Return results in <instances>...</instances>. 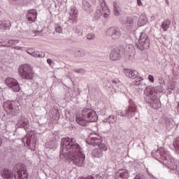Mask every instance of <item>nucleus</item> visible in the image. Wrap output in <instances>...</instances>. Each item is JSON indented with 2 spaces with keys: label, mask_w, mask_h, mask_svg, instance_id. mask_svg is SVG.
Instances as JSON below:
<instances>
[{
  "label": "nucleus",
  "mask_w": 179,
  "mask_h": 179,
  "mask_svg": "<svg viewBox=\"0 0 179 179\" xmlns=\"http://www.w3.org/2000/svg\"><path fill=\"white\" fill-rule=\"evenodd\" d=\"M138 113V106L133 101L132 99L129 100V106L125 109V113L121 111L118 113L120 117H128V118H132L135 117V114Z\"/></svg>",
  "instance_id": "nucleus-5"
},
{
  "label": "nucleus",
  "mask_w": 179,
  "mask_h": 179,
  "mask_svg": "<svg viewBox=\"0 0 179 179\" xmlns=\"http://www.w3.org/2000/svg\"><path fill=\"white\" fill-rule=\"evenodd\" d=\"M55 30L57 33H62V27H61V25L57 24L55 27Z\"/></svg>",
  "instance_id": "nucleus-42"
},
{
  "label": "nucleus",
  "mask_w": 179,
  "mask_h": 179,
  "mask_svg": "<svg viewBox=\"0 0 179 179\" xmlns=\"http://www.w3.org/2000/svg\"><path fill=\"white\" fill-rule=\"evenodd\" d=\"M31 56L34 57L35 58H43L44 52L34 50Z\"/></svg>",
  "instance_id": "nucleus-36"
},
{
  "label": "nucleus",
  "mask_w": 179,
  "mask_h": 179,
  "mask_svg": "<svg viewBox=\"0 0 179 179\" xmlns=\"http://www.w3.org/2000/svg\"><path fill=\"white\" fill-rule=\"evenodd\" d=\"M134 179H145V176H143L142 174H139V175L136 176Z\"/></svg>",
  "instance_id": "nucleus-47"
},
{
  "label": "nucleus",
  "mask_w": 179,
  "mask_h": 179,
  "mask_svg": "<svg viewBox=\"0 0 179 179\" xmlns=\"http://www.w3.org/2000/svg\"><path fill=\"white\" fill-rule=\"evenodd\" d=\"M87 40H94L96 38V35L94 34L90 33L87 35Z\"/></svg>",
  "instance_id": "nucleus-40"
},
{
  "label": "nucleus",
  "mask_w": 179,
  "mask_h": 179,
  "mask_svg": "<svg viewBox=\"0 0 179 179\" xmlns=\"http://www.w3.org/2000/svg\"><path fill=\"white\" fill-rule=\"evenodd\" d=\"M122 24L127 30H132L134 28V20L129 17H127L122 20Z\"/></svg>",
  "instance_id": "nucleus-21"
},
{
  "label": "nucleus",
  "mask_w": 179,
  "mask_h": 179,
  "mask_svg": "<svg viewBox=\"0 0 179 179\" xmlns=\"http://www.w3.org/2000/svg\"><path fill=\"white\" fill-rule=\"evenodd\" d=\"M31 56L34 57L35 58H43L44 52L34 50Z\"/></svg>",
  "instance_id": "nucleus-35"
},
{
  "label": "nucleus",
  "mask_w": 179,
  "mask_h": 179,
  "mask_svg": "<svg viewBox=\"0 0 179 179\" xmlns=\"http://www.w3.org/2000/svg\"><path fill=\"white\" fill-rule=\"evenodd\" d=\"M164 90L163 85H157L156 87H148L144 90V100L146 103L150 102V96L149 94H152V96H156L157 93H162Z\"/></svg>",
  "instance_id": "nucleus-6"
},
{
  "label": "nucleus",
  "mask_w": 179,
  "mask_h": 179,
  "mask_svg": "<svg viewBox=\"0 0 179 179\" xmlns=\"http://www.w3.org/2000/svg\"><path fill=\"white\" fill-rule=\"evenodd\" d=\"M5 83L13 92H20V85L15 78H8L5 80Z\"/></svg>",
  "instance_id": "nucleus-11"
},
{
  "label": "nucleus",
  "mask_w": 179,
  "mask_h": 179,
  "mask_svg": "<svg viewBox=\"0 0 179 179\" xmlns=\"http://www.w3.org/2000/svg\"><path fill=\"white\" fill-rule=\"evenodd\" d=\"M176 150L179 153V137H177L173 143Z\"/></svg>",
  "instance_id": "nucleus-37"
},
{
  "label": "nucleus",
  "mask_w": 179,
  "mask_h": 179,
  "mask_svg": "<svg viewBox=\"0 0 179 179\" xmlns=\"http://www.w3.org/2000/svg\"><path fill=\"white\" fill-rule=\"evenodd\" d=\"M83 9L87 12V13H92V12H93L92 6L88 1H83Z\"/></svg>",
  "instance_id": "nucleus-25"
},
{
  "label": "nucleus",
  "mask_w": 179,
  "mask_h": 179,
  "mask_svg": "<svg viewBox=\"0 0 179 179\" xmlns=\"http://www.w3.org/2000/svg\"><path fill=\"white\" fill-rule=\"evenodd\" d=\"M141 82H142V79L138 78L137 80H135L133 82V85L134 86H138V87H140L141 85Z\"/></svg>",
  "instance_id": "nucleus-39"
},
{
  "label": "nucleus",
  "mask_w": 179,
  "mask_h": 179,
  "mask_svg": "<svg viewBox=\"0 0 179 179\" xmlns=\"http://www.w3.org/2000/svg\"><path fill=\"white\" fill-rule=\"evenodd\" d=\"M3 107L8 114L17 115L19 113V103L15 101H7L3 103Z\"/></svg>",
  "instance_id": "nucleus-9"
},
{
  "label": "nucleus",
  "mask_w": 179,
  "mask_h": 179,
  "mask_svg": "<svg viewBox=\"0 0 179 179\" xmlns=\"http://www.w3.org/2000/svg\"><path fill=\"white\" fill-rule=\"evenodd\" d=\"M152 156L158 160L164 166L170 170H177V165L174 162V159L170 155V152L164 148H159L152 152Z\"/></svg>",
  "instance_id": "nucleus-2"
},
{
  "label": "nucleus",
  "mask_w": 179,
  "mask_h": 179,
  "mask_svg": "<svg viewBox=\"0 0 179 179\" xmlns=\"http://www.w3.org/2000/svg\"><path fill=\"white\" fill-rule=\"evenodd\" d=\"M47 62H48V64H49V65H51L52 61L51 59H47Z\"/></svg>",
  "instance_id": "nucleus-52"
},
{
  "label": "nucleus",
  "mask_w": 179,
  "mask_h": 179,
  "mask_svg": "<svg viewBox=\"0 0 179 179\" xmlns=\"http://www.w3.org/2000/svg\"><path fill=\"white\" fill-rule=\"evenodd\" d=\"M19 40H9L8 42V45H3V42H0V47H10V45H14V44H18Z\"/></svg>",
  "instance_id": "nucleus-33"
},
{
  "label": "nucleus",
  "mask_w": 179,
  "mask_h": 179,
  "mask_svg": "<svg viewBox=\"0 0 179 179\" xmlns=\"http://www.w3.org/2000/svg\"><path fill=\"white\" fill-rule=\"evenodd\" d=\"M60 157H68L71 164L78 167H82L85 163V155H82V148L73 138H62Z\"/></svg>",
  "instance_id": "nucleus-1"
},
{
  "label": "nucleus",
  "mask_w": 179,
  "mask_h": 179,
  "mask_svg": "<svg viewBox=\"0 0 179 179\" xmlns=\"http://www.w3.org/2000/svg\"><path fill=\"white\" fill-rule=\"evenodd\" d=\"M12 1H17V0H12Z\"/></svg>",
  "instance_id": "nucleus-56"
},
{
  "label": "nucleus",
  "mask_w": 179,
  "mask_h": 179,
  "mask_svg": "<svg viewBox=\"0 0 179 179\" xmlns=\"http://www.w3.org/2000/svg\"><path fill=\"white\" fill-rule=\"evenodd\" d=\"M73 72H76V73H85V69H75L73 70Z\"/></svg>",
  "instance_id": "nucleus-41"
},
{
  "label": "nucleus",
  "mask_w": 179,
  "mask_h": 179,
  "mask_svg": "<svg viewBox=\"0 0 179 179\" xmlns=\"http://www.w3.org/2000/svg\"><path fill=\"white\" fill-rule=\"evenodd\" d=\"M78 9L76 7H71L69 12V17L68 20L69 23H76V19L78 18Z\"/></svg>",
  "instance_id": "nucleus-20"
},
{
  "label": "nucleus",
  "mask_w": 179,
  "mask_h": 179,
  "mask_svg": "<svg viewBox=\"0 0 179 179\" xmlns=\"http://www.w3.org/2000/svg\"><path fill=\"white\" fill-rule=\"evenodd\" d=\"M14 49L15 50H22V47H20V46H15Z\"/></svg>",
  "instance_id": "nucleus-50"
},
{
  "label": "nucleus",
  "mask_w": 179,
  "mask_h": 179,
  "mask_svg": "<svg viewBox=\"0 0 179 179\" xmlns=\"http://www.w3.org/2000/svg\"><path fill=\"white\" fill-rule=\"evenodd\" d=\"M117 177H119V178L128 179V171L127 169H120L116 173L115 179H117Z\"/></svg>",
  "instance_id": "nucleus-23"
},
{
  "label": "nucleus",
  "mask_w": 179,
  "mask_h": 179,
  "mask_svg": "<svg viewBox=\"0 0 179 179\" xmlns=\"http://www.w3.org/2000/svg\"><path fill=\"white\" fill-rule=\"evenodd\" d=\"M83 179H94V178H93V176H87V178H83Z\"/></svg>",
  "instance_id": "nucleus-51"
},
{
  "label": "nucleus",
  "mask_w": 179,
  "mask_h": 179,
  "mask_svg": "<svg viewBox=\"0 0 179 179\" xmlns=\"http://www.w3.org/2000/svg\"><path fill=\"white\" fill-rule=\"evenodd\" d=\"M137 3L138 5L141 6L142 5V1H141V0H137Z\"/></svg>",
  "instance_id": "nucleus-53"
},
{
  "label": "nucleus",
  "mask_w": 179,
  "mask_h": 179,
  "mask_svg": "<svg viewBox=\"0 0 179 179\" xmlns=\"http://www.w3.org/2000/svg\"><path fill=\"white\" fill-rule=\"evenodd\" d=\"M171 22L169 20H165L162 23L161 27L164 30V31H167V29L170 27Z\"/></svg>",
  "instance_id": "nucleus-31"
},
{
  "label": "nucleus",
  "mask_w": 179,
  "mask_h": 179,
  "mask_svg": "<svg viewBox=\"0 0 179 179\" xmlns=\"http://www.w3.org/2000/svg\"><path fill=\"white\" fill-rule=\"evenodd\" d=\"M98 117L96 111L89 108H84L82 110L81 115H78L76 118V121L81 127H87L89 122H96Z\"/></svg>",
  "instance_id": "nucleus-3"
},
{
  "label": "nucleus",
  "mask_w": 179,
  "mask_h": 179,
  "mask_svg": "<svg viewBox=\"0 0 179 179\" xmlns=\"http://www.w3.org/2000/svg\"><path fill=\"white\" fill-rule=\"evenodd\" d=\"M5 83L13 92H20V85L15 78H8L5 80Z\"/></svg>",
  "instance_id": "nucleus-12"
},
{
  "label": "nucleus",
  "mask_w": 179,
  "mask_h": 179,
  "mask_svg": "<svg viewBox=\"0 0 179 179\" xmlns=\"http://www.w3.org/2000/svg\"><path fill=\"white\" fill-rule=\"evenodd\" d=\"M101 15H103L101 10V9L96 10L94 14L95 19H100V17H101Z\"/></svg>",
  "instance_id": "nucleus-38"
},
{
  "label": "nucleus",
  "mask_w": 179,
  "mask_h": 179,
  "mask_svg": "<svg viewBox=\"0 0 179 179\" xmlns=\"http://www.w3.org/2000/svg\"><path fill=\"white\" fill-rule=\"evenodd\" d=\"M1 176L3 177V178H6V179H13V177H15V175H13V173H10V171L6 170L5 169L2 174Z\"/></svg>",
  "instance_id": "nucleus-29"
},
{
  "label": "nucleus",
  "mask_w": 179,
  "mask_h": 179,
  "mask_svg": "<svg viewBox=\"0 0 179 179\" xmlns=\"http://www.w3.org/2000/svg\"><path fill=\"white\" fill-rule=\"evenodd\" d=\"M26 17L29 23H33L36 22V20L37 19V11L35 9L28 10L26 15Z\"/></svg>",
  "instance_id": "nucleus-19"
},
{
  "label": "nucleus",
  "mask_w": 179,
  "mask_h": 179,
  "mask_svg": "<svg viewBox=\"0 0 179 179\" xmlns=\"http://www.w3.org/2000/svg\"><path fill=\"white\" fill-rule=\"evenodd\" d=\"M124 73L126 76L130 78V79H136V78H138V71L135 70L126 69L124 70Z\"/></svg>",
  "instance_id": "nucleus-22"
},
{
  "label": "nucleus",
  "mask_w": 179,
  "mask_h": 179,
  "mask_svg": "<svg viewBox=\"0 0 179 179\" xmlns=\"http://www.w3.org/2000/svg\"><path fill=\"white\" fill-rule=\"evenodd\" d=\"M34 36H43V31H34Z\"/></svg>",
  "instance_id": "nucleus-44"
},
{
  "label": "nucleus",
  "mask_w": 179,
  "mask_h": 179,
  "mask_svg": "<svg viewBox=\"0 0 179 179\" xmlns=\"http://www.w3.org/2000/svg\"><path fill=\"white\" fill-rule=\"evenodd\" d=\"M17 127H18V128H24V129L27 130V128H29V119L21 115L18 117Z\"/></svg>",
  "instance_id": "nucleus-17"
},
{
  "label": "nucleus",
  "mask_w": 179,
  "mask_h": 179,
  "mask_svg": "<svg viewBox=\"0 0 179 179\" xmlns=\"http://www.w3.org/2000/svg\"><path fill=\"white\" fill-rule=\"evenodd\" d=\"M149 96L150 97V101L147 103H150L151 107H152V108H154L155 110H157V108H159L160 101L157 98V96L153 95L152 94H149Z\"/></svg>",
  "instance_id": "nucleus-18"
},
{
  "label": "nucleus",
  "mask_w": 179,
  "mask_h": 179,
  "mask_svg": "<svg viewBox=\"0 0 179 179\" xmlns=\"http://www.w3.org/2000/svg\"><path fill=\"white\" fill-rule=\"evenodd\" d=\"M87 143L92 146H98V149L101 150V152L107 150V145L103 143V138L98 134H91L87 140Z\"/></svg>",
  "instance_id": "nucleus-4"
},
{
  "label": "nucleus",
  "mask_w": 179,
  "mask_h": 179,
  "mask_svg": "<svg viewBox=\"0 0 179 179\" xmlns=\"http://www.w3.org/2000/svg\"><path fill=\"white\" fill-rule=\"evenodd\" d=\"M75 56L78 58H83V57H86V51L83 50H78L76 51Z\"/></svg>",
  "instance_id": "nucleus-34"
},
{
  "label": "nucleus",
  "mask_w": 179,
  "mask_h": 179,
  "mask_svg": "<svg viewBox=\"0 0 179 179\" xmlns=\"http://www.w3.org/2000/svg\"><path fill=\"white\" fill-rule=\"evenodd\" d=\"M113 11L115 16H120V12H121V7L120 6V4L117 3V1H113Z\"/></svg>",
  "instance_id": "nucleus-27"
},
{
  "label": "nucleus",
  "mask_w": 179,
  "mask_h": 179,
  "mask_svg": "<svg viewBox=\"0 0 179 179\" xmlns=\"http://www.w3.org/2000/svg\"><path fill=\"white\" fill-rule=\"evenodd\" d=\"M122 55L128 58L129 61H133L135 58V48L132 45H129L123 50Z\"/></svg>",
  "instance_id": "nucleus-13"
},
{
  "label": "nucleus",
  "mask_w": 179,
  "mask_h": 179,
  "mask_svg": "<svg viewBox=\"0 0 179 179\" xmlns=\"http://www.w3.org/2000/svg\"><path fill=\"white\" fill-rule=\"evenodd\" d=\"M92 155L94 157L100 158L101 156H103V151L99 148H96L93 150Z\"/></svg>",
  "instance_id": "nucleus-32"
},
{
  "label": "nucleus",
  "mask_w": 179,
  "mask_h": 179,
  "mask_svg": "<svg viewBox=\"0 0 179 179\" xmlns=\"http://www.w3.org/2000/svg\"><path fill=\"white\" fill-rule=\"evenodd\" d=\"M99 3L102 9H104V6H106V1L105 0H99Z\"/></svg>",
  "instance_id": "nucleus-43"
},
{
  "label": "nucleus",
  "mask_w": 179,
  "mask_h": 179,
  "mask_svg": "<svg viewBox=\"0 0 179 179\" xmlns=\"http://www.w3.org/2000/svg\"><path fill=\"white\" fill-rule=\"evenodd\" d=\"M28 177L27 171H26L23 166H20L19 169H17V173L14 175L15 179H27Z\"/></svg>",
  "instance_id": "nucleus-16"
},
{
  "label": "nucleus",
  "mask_w": 179,
  "mask_h": 179,
  "mask_svg": "<svg viewBox=\"0 0 179 179\" xmlns=\"http://www.w3.org/2000/svg\"><path fill=\"white\" fill-rule=\"evenodd\" d=\"M107 16H108V15H107V13H105L103 17H107Z\"/></svg>",
  "instance_id": "nucleus-55"
},
{
  "label": "nucleus",
  "mask_w": 179,
  "mask_h": 179,
  "mask_svg": "<svg viewBox=\"0 0 179 179\" xmlns=\"http://www.w3.org/2000/svg\"><path fill=\"white\" fill-rule=\"evenodd\" d=\"M148 22V18L146 17V15L142 14L138 22V25L141 27L142 26H145V24Z\"/></svg>",
  "instance_id": "nucleus-28"
},
{
  "label": "nucleus",
  "mask_w": 179,
  "mask_h": 179,
  "mask_svg": "<svg viewBox=\"0 0 179 179\" xmlns=\"http://www.w3.org/2000/svg\"><path fill=\"white\" fill-rule=\"evenodd\" d=\"M124 52V48H115L110 54V59L111 61H118L121 58Z\"/></svg>",
  "instance_id": "nucleus-15"
},
{
  "label": "nucleus",
  "mask_w": 179,
  "mask_h": 179,
  "mask_svg": "<svg viewBox=\"0 0 179 179\" xmlns=\"http://www.w3.org/2000/svg\"><path fill=\"white\" fill-rule=\"evenodd\" d=\"M19 75L22 78V79H25L26 80H33V69L29 64H22L20 66L19 69Z\"/></svg>",
  "instance_id": "nucleus-8"
},
{
  "label": "nucleus",
  "mask_w": 179,
  "mask_h": 179,
  "mask_svg": "<svg viewBox=\"0 0 179 179\" xmlns=\"http://www.w3.org/2000/svg\"><path fill=\"white\" fill-rule=\"evenodd\" d=\"M107 36H110L113 40L117 41L121 37V31L117 27H110L106 31Z\"/></svg>",
  "instance_id": "nucleus-14"
},
{
  "label": "nucleus",
  "mask_w": 179,
  "mask_h": 179,
  "mask_svg": "<svg viewBox=\"0 0 179 179\" xmlns=\"http://www.w3.org/2000/svg\"><path fill=\"white\" fill-rule=\"evenodd\" d=\"M38 141L37 134H34V133H31L22 138L24 146H26L31 150H36V145H37Z\"/></svg>",
  "instance_id": "nucleus-7"
},
{
  "label": "nucleus",
  "mask_w": 179,
  "mask_h": 179,
  "mask_svg": "<svg viewBox=\"0 0 179 179\" xmlns=\"http://www.w3.org/2000/svg\"><path fill=\"white\" fill-rule=\"evenodd\" d=\"M148 80H150V82H151V83H155V78L153 77V76L149 75Z\"/></svg>",
  "instance_id": "nucleus-45"
},
{
  "label": "nucleus",
  "mask_w": 179,
  "mask_h": 179,
  "mask_svg": "<svg viewBox=\"0 0 179 179\" xmlns=\"http://www.w3.org/2000/svg\"><path fill=\"white\" fill-rule=\"evenodd\" d=\"M150 44V41L149 40V36L144 32H141L140 38L138 39V43L136 45L137 48L141 51H144V50H148Z\"/></svg>",
  "instance_id": "nucleus-10"
},
{
  "label": "nucleus",
  "mask_w": 179,
  "mask_h": 179,
  "mask_svg": "<svg viewBox=\"0 0 179 179\" xmlns=\"http://www.w3.org/2000/svg\"><path fill=\"white\" fill-rule=\"evenodd\" d=\"M158 80L161 86H164V80H163L162 78H159Z\"/></svg>",
  "instance_id": "nucleus-48"
},
{
  "label": "nucleus",
  "mask_w": 179,
  "mask_h": 179,
  "mask_svg": "<svg viewBox=\"0 0 179 179\" xmlns=\"http://www.w3.org/2000/svg\"><path fill=\"white\" fill-rule=\"evenodd\" d=\"M117 121V117L114 115H109L103 120V122H108V124H114Z\"/></svg>",
  "instance_id": "nucleus-30"
},
{
  "label": "nucleus",
  "mask_w": 179,
  "mask_h": 179,
  "mask_svg": "<svg viewBox=\"0 0 179 179\" xmlns=\"http://www.w3.org/2000/svg\"><path fill=\"white\" fill-rule=\"evenodd\" d=\"M2 146V138L0 137V147Z\"/></svg>",
  "instance_id": "nucleus-54"
},
{
  "label": "nucleus",
  "mask_w": 179,
  "mask_h": 179,
  "mask_svg": "<svg viewBox=\"0 0 179 179\" xmlns=\"http://www.w3.org/2000/svg\"><path fill=\"white\" fill-rule=\"evenodd\" d=\"M34 50H35L33 49V48H29V49L27 50V54H29V55H31L33 54V52H34Z\"/></svg>",
  "instance_id": "nucleus-46"
},
{
  "label": "nucleus",
  "mask_w": 179,
  "mask_h": 179,
  "mask_svg": "<svg viewBox=\"0 0 179 179\" xmlns=\"http://www.w3.org/2000/svg\"><path fill=\"white\" fill-rule=\"evenodd\" d=\"M57 141L55 140L48 141L45 144L46 149H50V150H55V149H57Z\"/></svg>",
  "instance_id": "nucleus-26"
},
{
  "label": "nucleus",
  "mask_w": 179,
  "mask_h": 179,
  "mask_svg": "<svg viewBox=\"0 0 179 179\" xmlns=\"http://www.w3.org/2000/svg\"><path fill=\"white\" fill-rule=\"evenodd\" d=\"M115 85H117V81L115 80H113V83H112V87H114V86H115Z\"/></svg>",
  "instance_id": "nucleus-49"
},
{
  "label": "nucleus",
  "mask_w": 179,
  "mask_h": 179,
  "mask_svg": "<svg viewBox=\"0 0 179 179\" xmlns=\"http://www.w3.org/2000/svg\"><path fill=\"white\" fill-rule=\"evenodd\" d=\"M12 27V24L9 21L0 20V30H9Z\"/></svg>",
  "instance_id": "nucleus-24"
}]
</instances>
